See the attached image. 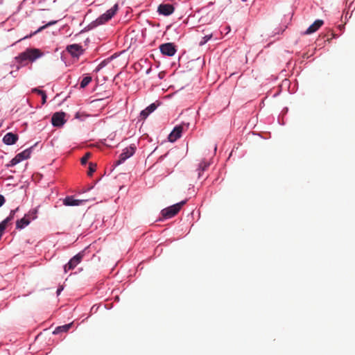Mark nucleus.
I'll use <instances>...</instances> for the list:
<instances>
[{"instance_id":"obj_1","label":"nucleus","mask_w":355,"mask_h":355,"mask_svg":"<svg viewBox=\"0 0 355 355\" xmlns=\"http://www.w3.org/2000/svg\"><path fill=\"white\" fill-rule=\"evenodd\" d=\"M42 56V53L37 49H28L24 52L20 53L17 59L20 62H23L26 60L34 62L37 58Z\"/></svg>"},{"instance_id":"obj_2","label":"nucleus","mask_w":355,"mask_h":355,"mask_svg":"<svg viewBox=\"0 0 355 355\" xmlns=\"http://www.w3.org/2000/svg\"><path fill=\"white\" fill-rule=\"evenodd\" d=\"M119 5L115 3L110 9L99 16L95 21L97 25H102L110 21L117 12Z\"/></svg>"},{"instance_id":"obj_3","label":"nucleus","mask_w":355,"mask_h":355,"mask_svg":"<svg viewBox=\"0 0 355 355\" xmlns=\"http://www.w3.org/2000/svg\"><path fill=\"white\" fill-rule=\"evenodd\" d=\"M186 202L185 200L176 203L162 210L161 213L164 218H171L176 215L180 210L182 206Z\"/></svg>"},{"instance_id":"obj_4","label":"nucleus","mask_w":355,"mask_h":355,"mask_svg":"<svg viewBox=\"0 0 355 355\" xmlns=\"http://www.w3.org/2000/svg\"><path fill=\"white\" fill-rule=\"evenodd\" d=\"M189 123H183L181 125H176L168 135V140L174 142L181 137L183 131L188 130Z\"/></svg>"},{"instance_id":"obj_5","label":"nucleus","mask_w":355,"mask_h":355,"mask_svg":"<svg viewBox=\"0 0 355 355\" xmlns=\"http://www.w3.org/2000/svg\"><path fill=\"white\" fill-rule=\"evenodd\" d=\"M32 152V148L25 149L22 152L18 153L15 157H13L10 162L7 164L8 167H12L17 164L20 163L24 159L30 157Z\"/></svg>"},{"instance_id":"obj_6","label":"nucleus","mask_w":355,"mask_h":355,"mask_svg":"<svg viewBox=\"0 0 355 355\" xmlns=\"http://www.w3.org/2000/svg\"><path fill=\"white\" fill-rule=\"evenodd\" d=\"M136 150L135 144H131L125 148L119 156V160L116 161V165H120L123 163L126 159L132 157Z\"/></svg>"},{"instance_id":"obj_7","label":"nucleus","mask_w":355,"mask_h":355,"mask_svg":"<svg viewBox=\"0 0 355 355\" xmlns=\"http://www.w3.org/2000/svg\"><path fill=\"white\" fill-rule=\"evenodd\" d=\"M161 53L163 55L171 57L174 55L177 51L175 46L172 43H165L159 46Z\"/></svg>"},{"instance_id":"obj_8","label":"nucleus","mask_w":355,"mask_h":355,"mask_svg":"<svg viewBox=\"0 0 355 355\" xmlns=\"http://www.w3.org/2000/svg\"><path fill=\"white\" fill-rule=\"evenodd\" d=\"M64 117L65 114L64 112L55 113L51 118L53 125L55 127H60L63 125L66 121Z\"/></svg>"},{"instance_id":"obj_9","label":"nucleus","mask_w":355,"mask_h":355,"mask_svg":"<svg viewBox=\"0 0 355 355\" xmlns=\"http://www.w3.org/2000/svg\"><path fill=\"white\" fill-rule=\"evenodd\" d=\"M67 51L73 56L78 58L83 53V47L78 44H70L67 46Z\"/></svg>"},{"instance_id":"obj_10","label":"nucleus","mask_w":355,"mask_h":355,"mask_svg":"<svg viewBox=\"0 0 355 355\" xmlns=\"http://www.w3.org/2000/svg\"><path fill=\"white\" fill-rule=\"evenodd\" d=\"M174 10L173 5L169 3H163L158 6L157 12L159 15L168 16L171 15L174 12Z\"/></svg>"},{"instance_id":"obj_11","label":"nucleus","mask_w":355,"mask_h":355,"mask_svg":"<svg viewBox=\"0 0 355 355\" xmlns=\"http://www.w3.org/2000/svg\"><path fill=\"white\" fill-rule=\"evenodd\" d=\"M18 210L19 207H17L16 209L11 210L9 216L7 218H6L1 223H0V239L1 238L3 232L6 229L8 223L14 218L16 212L18 211Z\"/></svg>"},{"instance_id":"obj_12","label":"nucleus","mask_w":355,"mask_h":355,"mask_svg":"<svg viewBox=\"0 0 355 355\" xmlns=\"http://www.w3.org/2000/svg\"><path fill=\"white\" fill-rule=\"evenodd\" d=\"M83 256L80 254L75 255L72 257L69 261L64 265V270L65 272H67L69 270L74 268L81 261Z\"/></svg>"},{"instance_id":"obj_13","label":"nucleus","mask_w":355,"mask_h":355,"mask_svg":"<svg viewBox=\"0 0 355 355\" xmlns=\"http://www.w3.org/2000/svg\"><path fill=\"white\" fill-rule=\"evenodd\" d=\"M286 29V26L284 27H279L277 26L275 21H271L270 24L269 28V37H274L277 35H279L282 33Z\"/></svg>"},{"instance_id":"obj_14","label":"nucleus","mask_w":355,"mask_h":355,"mask_svg":"<svg viewBox=\"0 0 355 355\" xmlns=\"http://www.w3.org/2000/svg\"><path fill=\"white\" fill-rule=\"evenodd\" d=\"M324 24V21L321 19L315 20L304 33V35H311L316 32Z\"/></svg>"},{"instance_id":"obj_15","label":"nucleus","mask_w":355,"mask_h":355,"mask_svg":"<svg viewBox=\"0 0 355 355\" xmlns=\"http://www.w3.org/2000/svg\"><path fill=\"white\" fill-rule=\"evenodd\" d=\"M18 139L17 135L12 132L6 133L3 137V142L6 145H12L16 143Z\"/></svg>"},{"instance_id":"obj_16","label":"nucleus","mask_w":355,"mask_h":355,"mask_svg":"<svg viewBox=\"0 0 355 355\" xmlns=\"http://www.w3.org/2000/svg\"><path fill=\"white\" fill-rule=\"evenodd\" d=\"M157 107V105L155 103H151L146 109L140 112V117L141 119H146L152 112H153Z\"/></svg>"},{"instance_id":"obj_17","label":"nucleus","mask_w":355,"mask_h":355,"mask_svg":"<svg viewBox=\"0 0 355 355\" xmlns=\"http://www.w3.org/2000/svg\"><path fill=\"white\" fill-rule=\"evenodd\" d=\"M58 22L57 20H53V21H49L47 24H46L45 25L40 27L37 30H36L35 32L31 33L30 35H26L25 37H24L23 38L20 39L19 41H21L22 40H25V39H27V38H30L33 35L41 32L42 30L45 29L46 28L49 27V26H53L54 24H55L56 23Z\"/></svg>"},{"instance_id":"obj_18","label":"nucleus","mask_w":355,"mask_h":355,"mask_svg":"<svg viewBox=\"0 0 355 355\" xmlns=\"http://www.w3.org/2000/svg\"><path fill=\"white\" fill-rule=\"evenodd\" d=\"M82 200L75 199L73 196H67L63 200V204L66 206H78Z\"/></svg>"},{"instance_id":"obj_19","label":"nucleus","mask_w":355,"mask_h":355,"mask_svg":"<svg viewBox=\"0 0 355 355\" xmlns=\"http://www.w3.org/2000/svg\"><path fill=\"white\" fill-rule=\"evenodd\" d=\"M31 221L28 219L27 216H24L19 220H17L16 222V228L17 229H24L27 227L30 224Z\"/></svg>"},{"instance_id":"obj_20","label":"nucleus","mask_w":355,"mask_h":355,"mask_svg":"<svg viewBox=\"0 0 355 355\" xmlns=\"http://www.w3.org/2000/svg\"><path fill=\"white\" fill-rule=\"evenodd\" d=\"M209 163L205 161V160H202L200 164H199V166H198V168L197 169L198 171V178H200L202 175V173L203 171H205L209 166Z\"/></svg>"},{"instance_id":"obj_21","label":"nucleus","mask_w":355,"mask_h":355,"mask_svg":"<svg viewBox=\"0 0 355 355\" xmlns=\"http://www.w3.org/2000/svg\"><path fill=\"white\" fill-rule=\"evenodd\" d=\"M73 323L67 324L64 325L59 326L55 328V329L53 331L54 334H58L60 332H67L69 330V329L71 327Z\"/></svg>"},{"instance_id":"obj_22","label":"nucleus","mask_w":355,"mask_h":355,"mask_svg":"<svg viewBox=\"0 0 355 355\" xmlns=\"http://www.w3.org/2000/svg\"><path fill=\"white\" fill-rule=\"evenodd\" d=\"M38 208H33L31 209L27 214L24 216H27L28 219L31 222L32 220L36 219L37 218Z\"/></svg>"},{"instance_id":"obj_23","label":"nucleus","mask_w":355,"mask_h":355,"mask_svg":"<svg viewBox=\"0 0 355 355\" xmlns=\"http://www.w3.org/2000/svg\"><path fill=\"white\" fill-rule=\"evenodd\" d=\"M92 81V77L91 76H85L83 78V80L80 82V87L85 88L87 87Z\"/></svg>"},{"instance_id":"obj_24","label":"nucleus","mask_w":355,"mask_h":355,"mask_svg":"<svg viewBox=\"0 0 355 355\" xmlns=\"http://www.w3.org/2000/svg\"><path fill=\"white\" fill-rule=\"evenodd\" d=\"M110 62V59L104 60L102 62H101L98 65L95 69L96 72H98L100 70H101L103 67H105L108 62Z\"/></svg>"},{"instance_id":"obj_25","label":"nucleus","mask_w":355,"mask_h":355,"mask_svg":"<svg viewBox=\"0 0 355 355\" xmlns=\"http://www.w3.org/2000/svg\"><path fill=\"white\" fill-rule=\"evenodd\" d=\"M212 37V34L207 35L205 37H203L201 40V41L199 42L200 46H203L208 41L211 40Z\"/></svg>"},{"instance_id":"obj_26","label":"nucleus","mask_w":355,"mask_h":355,"mask_svg":"<svg viewBox=\"0 0 355 355\" xmlns=\"http://www.w3.org/2000/svg\"><path fill=\"white\" fill-rule=\"evenodd\" d=\"M91 157V154L89 153H87L82 158H81V163L82 164H86L87 162V160Z\"/></svg>"},{"instance_id":"obj_27","label":"nucleus","mask_w":355,"mask_h":355,"mask_svg":"<svg viewBox=\"0 0 355 355\" xmlns=\"http://www.w3.org/2000/svg\"><path fill=\"white\" fill-rule=\"evenodd\" d=\"M40 96H42V104H44L46 101V98H47L46 94L44 92H41Z\"/></svg>"},{"instance_id":"obj_28","label":"nucleus","mask_w":355,"mask_h":355,"mask_svg":"<svg viewBox=\"0 0 355 355\" xmlns=\"http://www.w3.org/2000/svg\"><path fill=\"white\" fill-rule=\"evenodd\" d=\"M96 170V165L95 164H90L89 165V175H92V173H94Z\"/></svg>"},{"instance_id":"obj_29","label":"nucleus","mask_w":355,"mask_h":355,"mask_svg":"<svg viewBox=\"0 0 355 355\" xmlns=\"http://www.w3.org/2000/svg\"><path fill=\"white\" fill-rule=\"evenodd\" d=\"M5 202V198L2 195H0V207L3 205Z\"/></svg>"},{"instance_id":"obj_30","label":"nucleus","mask_w":355,"mask_h":355,"mask_svg":"<svg viewBox=\"0 0 355 355\" xmlns=\"http://www.w3.org/2000/svg\"><path fill=\"white\" fill-rule=\"evenodd\" d=\"M33 92H37L38 94H40V92H43V91H42V90H40V89H37V88H35V89H33Z\"/></svg>"},{"instance_id":"obj_31","label":"nucleus","mask_w":355,"mask_h":355,"mask_svg":"<svg viewBox=\"0 0 355 355\" xmlns=\"http://www.w3.org/2000/svg\"><path fill=\"white\" fill-rule=\"evenodd\" d=\"M62 290H57V295L58 296L60 294Z\"/></svg>"},{"instance_id":"obj_32","label":"nucleus","mask_w":355,"mask_h":355,"mask_svg":"<svg viewBox=\"0 0 355 355\" xmlns=\"http://www.w3.org/2000/svg\"><path fill=\"white\" fill-rule=\"evenodd\" d=\"M216 148H217V147H216V146H215V147H214V151H216Z\"/></svg>"}]
</instances>
